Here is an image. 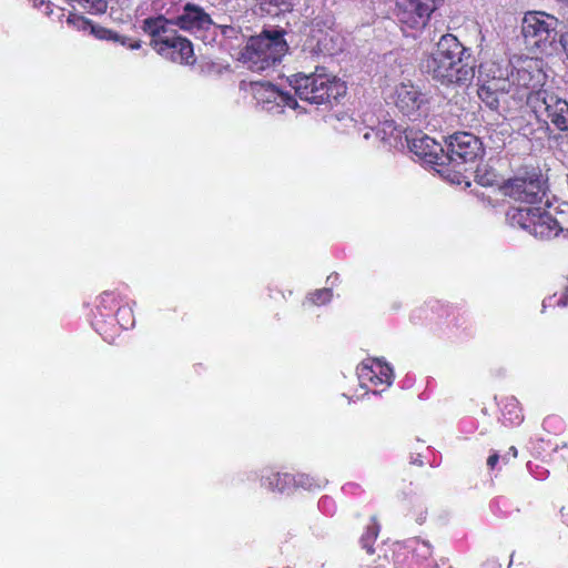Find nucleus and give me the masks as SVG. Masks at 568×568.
<instances>
[{"mask_svg":"<svg viewBox=\"0 0 568 568\" xmlns=\"http://www.w3.org/2000/svg\"><path fill=\"white\" fill-rule=\"evenodd\" d=\"M422 67L428 75L445 85L466 84L475 77V65L468 49L450 33L440 37Z\"/></svg>","mask_w":568,"mask_h":568,"instance_id":"obj_1","label":"nucleus"},{"mask_svg":"<svg viewBox=\"0 0 568 568\" xmlns=\"http://www.w3.org/2000/svg\"><path fill=\"white\" fill-rule=\"evenodd\" d=\"M143 30L151 36V45L162 57L181 64L194 62L192 43L176 34L168 19L163 17L146 19L143 22Z\"/></svg>","mask_w":568,"mask_h":568,"instance_id":"obj_2","label":"nucleus"},{"mask_svg":"<svg viewBox=\"0 0 568 568\" xmlns=\"http://www.w3.org/2000/svg\"><path fill=\"white\" fill-rule=\"evenodd\" d=\"M291 84L301 100L314 104L338 99L346 93V85L341 79L327 73L325 68L318 67L310 74L294 75Z\"/></svg>","mask_w":568,"mask_h":568,"instance_id":"obj_3","label":"nucleus"},{"mask_svg":"<svg viewBox=\"0 0 568 568\" xmlns=\"http://www.w3.org/2000/svg\"><path fill=\"white\" fill-rule=\"evenodd\" d=\"M287 50L281 31H265L250 38L242 51V60L253 71H265L280 62Z\"/></svg>","mask_w":568,"mask_h":568,"instance_id":"obj_4","label":"nucleus"},{"mask_svg":"<svg viewBox=\"0 0 568 568\" xmlns=\"http://www.w3.org/2000/svg\"><path fill=\"white\" fill-rule=\"evenodd\" d=\"M507 219L511 225L526 230L535 237L544 240L557 236L561 231L558 222L540 205L511 207L507 212Z\"/></svg>","mask_w":568,"mask_h":568,"instance_id":"obj_5","label":"nucleus"},{"mask_svg":"<svg viewBox=\"0 0 568 568\" xmlns=\"http://www.w3.org/2000/svg\"><path fill=\"white\" fill-rule=\"evenodd\" d=\"M558 20L542 11H530L525 14L521 32L530 48L545 50L557 37Z\"/></svg>","mask_w":568,"mask_h":568,"instance_id":"obj_6","label":"nucleus"},{"mask_svg":"<svg viewBox=\"0 0 568 568\" xmlns=\"http://www.w3.org/2000/svg\"><path fill=\"white\" fill-rule=\"evenodd\" d=\"M527 103L538 118H546L558 130L568 129V103L547 90L530 92Z\"/></svg>","mask_w":568,"mask_h":568,"instance_id":"obj_7","label":"nucleus"},{"mask_svg":"<svg viewBox=\"0 0 568 568\" xmlns=\"http://www.w3.org/2000/svg\"><path fill=\"white\" fill-rule=\"evenodd\" d=\"M508 67L507 62L504 67L498 65L496 69L489 62L479 65L480 74L485 73L491 80L479 87L478 97L493 111L500 112L501 102L506 98Z\"/></svg>","mask_w":568,"mask_h":568,"instance_id":"obj_8","label":"nucleus"},{"mask_svg":"<svg viewBox=\"0 0 568 568\" xmlns=\"http://www.w3.org/2000/svg\"><path fill=\"white\" fill-rule=\"evenodd\" d=\"M388 99L404 115L413 119L418 118L428 103L427 95L410 80L396 83Z\"/></svg>","mask_w":568,"mask_h":568,"instance_id":"obj_9","label":"nucleus"},{"mask_svg":"<svg viewBox=\"0 0 568 568\" xmlns=\"http://www.w3.org/2000/svg\"><path fill=\"white\" fill-rule=\"evenodd\" d=\"M436 8L437 0H397V19L404 30H420Z\"/></svg>","mask_w":568,"mask_h":568,"instance_id":"obj_10","label":"nucleus"},{"mask_svg":"<svg viewBox=\"0 0 568 568\" xmlns=\"http://www.w3.org/2000/svg\"><path fill=\"white\" fill-rule=\"evenodd\" d=\"M483 152V144L477 136L468 132H457L447 142V165L474 162Z\"/></svg>","mask_w":568,"mask_h":568,"instance_id":"obj_11","label":"nucleus"},{"mask_svg":"<svg viewBox=\"0 0 568 568\" xmlns=\"http://www.w3.org/2000/svg\"><path fill=\"white\" fill-rule=\"evenodd\" d=\"M409 149L425 163L438 166L447 165L448 156L442 144L426 134L413 138L409 142Z\"/></svg>","mask_w":568,"mask_h":568,"instance_id":"obj_12","label":"nucleus"},{"mask_svg":"<svg viewBox=\"0 0 568 568\" xmlns=\"http://www.w3.org/2000/svg\"><path fill=\"white\" fill-rule=\"evenodd\" d=\"M506 192L515 201L520 202L519 206H538L545 195L540 182L536 180L516 179L507 185Z\"/></svg>","mask_w":568,"mask_h":568,"instance_id":"obj_13","label":"nucleus"},{"mask_svg":"<svg viewBox=\"0 0 568 568\" xmlns=\"http://www.w3.org/2000/svg\"><path fill=\"white\" fill-rule=\"evenodd\" d=\"M169 21L171 27L176 26L181 30L191 32L207 30L213 24L211 16L200 6L192 3H186L182 12Z\"/></svg>","mask_w":568,"mask_h":568,"instance_id":"obj_14","label":"nucleus"},{"mask_svg":"<svg viewBox=\"0 0 568 568\" xmlns=\"http://www.w3.org/2000/svg\"><path fill=\"white\" fill-rule=\"evenodd\" d=\"M253 94L258 103L267 106V110H272L273 104L282 109L285 106L291 109L297 108V102L292 95L280 91L268 82L253 83Z\"/></svg>","mask_w":568,"mask_h":568,"instance_id":"obj_15","label":"nucleus"},{"mask_svg":"<svg viewBox=\"0 0 568 568\" xmlns=\"http://www.w3.org/2000/svg\"><path fill=\"white\" fill-rule=\"evenodd\" d=\"M357 375L361 381H368L375 386L379 384L389 386L393 379L392 368L381 359L363 362L357 367Z\"/></svg>","mask_w":568,"mask_h":568,"instance_id":"obj_16","label":"nucleus"},{"mask_svg":"<svg viewBox=\"0 0 568 568\" xmlns=\"http://www.w3.org/2000/svg\"><path fill=\"white\" fill-rule=\"evenodd\" d=\"M486 138L490 141L491 145L496 149L503 148L506 143V140L510 136L511 128L505 121H500L496 124L488 123L485 128Z\"/></svg>","mask_w":568,"mask_h":568,"instance_id":"obj_17","label":"nucleus"},{"mask_svg":"<svg viewBox=\"0 0 568 568\" xmlns=\"http://www.w3.org/2000/svg\"><path fill=\"white\" fill-rule=\"evenodd\" d=\"M73 8H81L91 14L104 13L110 0H69Z\"/></svg>","mask_w":568,"mask_h":568,"instance_id":"obj_18","label":"nucleus"},{"mask_svg":"<svg viewBox=\"0 0 568 568\" xmlns=\"http://www.w3.org/2000/svg\"><path fill=\"white\" fill-rule=\"evenodd\" d=\"M377 535H378V526L376 524H373L372 526H369L367 528L366 532L362 537L363 548H365L368 554L374 552L372 544L376 539Z\"/></svg>","mask_w":568,"mask_h":568,"instance_id":"obj_19","label":"nucleus"},{"mask_svg":"<svg viewBox=\"0 0 568 568\" xmlns=\"http://www.w3.org/2000/svg\"><path fill=\"white\" fill-rule=\"evenodd\" d=\"M332 297V292L328 288H322L308 296V301L315 305L327 303Z\"/></svg>","mask_w":568,"mask_h":568,"instance_id":"obj_20","label":"nucleus"},{"mask_svg":"<svg viewBox=\"0 0 568 568\" xmlns=\"http://www.w3.org/2000/svg\"><path fill=\"white\" fill-rule=\"evenodd\" d=\"M516 75H517L518 85L524 87V88L530 87L531 77L527 69H524V68L518 69Z\"/></svg>","mask_w":568,"mask_h":568,"instance_id":"obj_21","label":"nucleus"},{"mask_svg":"<svg viewBox=\"0 0 568 568\" xmlns=\"http://www.w3.org/2000/svg\"><path fill=\"white\" fill-rule=\"evenodd\" d=\"M297 484L301 485L302 487H304L305 489H313V488H316V487H320L318 484H314L310 480V478L307 476H304V475H300L298 476V480H297Z\"/></svg>","mask_w":568,"mask_h":568,"instance_id":"obj_22","label":"nucleus"},{"mask_svg":"<svg viewBox=\"0 0 568 568\" xmlns=\"http://www.w3.org/2000/svg\"><path fill=\"white\" fill-rule=\"evenodd\" d=\"M274 480H276L275 487L278 490H283L284 485L290 480V475L284 474L283 476H281L280 474H276L274 475Z\"/></svg>","mask_w":568,"mask_h":568,"instance_id":"obj_23","label":"nucleus"},{"mask_svg":"<svg viewBox=\"0 0 568 568\" xmlns=\"http://www.w3.org/2000/svg\"><path fill=\"white\" fill-rule=\"evenodd\" d=\"M498 460H499L498 454L490 455L487 459L488 467L494 468L496 466V464L498 463Z\"/></svg>","mask_w":568,"mask_h":568,"instance_id":"obj_24","label":"nucleus"},{"mask_svg":"<svg viewBox=\"0 0 568 568\" xmlns=\"http://www.w3.org/2000/svg\"><path fill=\"white\" fill-rule=\"evenodd\" d=\"M558 305L564 307L568 306V287L566 288L562 297L558 301Z\"/></svg>","mask_w":568,"mask_h":568,"instance_id":"obj_25","label":"nucleus"},{"mask_svg":"<svg viewBox=\"0 0 568 568\" xmlns=\"http://www.w3.org/2000/svg\"><path fill=\"white\" fill-rule=\"evenodd\" d=\"M270 1L276 6H287V4H290L291 0H270Z\"/></svg>","mask_w":568,"mask_h":568,"instance_id":"obj_26","label":"nucleus"},{"mask_svg":"<svg viewBox=\"0 0 568 568\" xmlns=\"http://www.w3.org/2000/svg\"><path fill=\"white\" fill-rule=\"evenodd\" d=\"M508 454H510L513 458H516L517 457V448L515 446H511L509 448Z\"/></svg>","mask_w":568,"mask_h":568,"instance_id":"obj_27","label":"nucleus"},{"mask_svg":"<svg viewBox=\"0 0 568 568\" xmlns=\"http://www.w3.org/2000/svg\"><path fill=\"white\" fill-rule=\"evenodd\" d=\"M129 48L132 49V50L139 49L140 48V43L135 41L133 43H130Z\"/></svg>","mask_w":568,"mask_h":568,"instance_id":"obj_28","label":"nucleus"},{"mask_svg":"<svg viewBox=\"0 0 568 568\" xmlns=\"http://www.w3.org/2000/svg\"><path fill=\"white\" fill-rule=\"evenodd\" d=\"M372 132H373V130H369V131L365 132L364 133V139L368 140L371 138V135H372Z\"/></svg>","mask_w":568,"mask_h":568,"instance_id":"obj_29","label":"nucleus"},{"mask_svg":"<svg viewBox=\"0 0 568 568\" xmlns=\"http://www.w3.org/2000/svg\"><path fill=\"white\" fill-rule=\"evenodd\" d=\"M128 313H129V311H128V310H120V311L118 312V316H120V317H121V316H123L124 314H128Z\"/></svg>","mask_w":568,"mask_h":568,"instance_id":"obj_30","label":"nucleus"},{"mask_svg":"<svg viewBox=\"0 0 568 568\" xmlns=\"http://www.w3.org/2000/svg\"><path fill=\"white\" fill-rule=\"evenodd\" d=\"M507 456H508V454H506V455L503 457V459H504L505 462H507V459H508V458H507Z\"/></svg>","mask_w":568,"mask_h":568,"instance_id":"obj_31","label":"nucleus"}]
</instances>
